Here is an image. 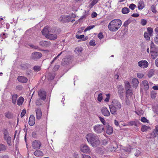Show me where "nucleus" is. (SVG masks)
<instances>
[{
    "instance_id": "f257e3e1",
    "label": "nucleus",
    "mask_w": 158,
    "mask_h": 158,
    "mask_svg": "<svg viewBox=\"0 0 158 158\" xmlns=\"http://www.w3.org/2000/svg\"><path fill=\"white\" fill-rule=\"evenodd\" d=\"M86 139L88 143L94 147H96L100 144L99 137L96 134L89 133L86 136Z\"/></svg>"
},
{
    "instance_id": "f03ea898",
    "label": "nucleus",
    "mask_w": 158,
    "mask_h": 158,
    "mask_svg": "<svg viewBox=\"0 0 158 158\" xmlns=\"http://www.w3.org/2000/svg\"><path fill=\"white\" fill-rule=\"evenodd\" d=\"M122 22L120 20L114 19L109 23L108 28L112 31H116L120 28Z\"/></svg>"
},
{
    "instance_id": "7ed1b4c3",
    "label": "nucleus",
    "mask_w": 158,
    "mask_h": 158,
    "mask_svg": "<svg viewBox=\"0 0 158 158\" xmlns=\"http://www.w3.org/2000/svg\"><path fill=\"white\" fill-rule=\"evenodd\" d=\"M3 139L6 141L9 146H11V138L9 135V132L7 130L4 129L3 130Z\"/></svg>"
},
{
    "instance_id": "20e7f679",
    "label": "nucleus",
    "mask_w": 158,
    "mask_h": 158,
    "mask_svg": "<svg viewBox=\"0 0 158 158\" xmlns=\"http://www.w3.org/2000/svg\"><path fill=\"white\" fill-rule=\"evenodd\" d=\"M151 55L153 59H155L158 56V48L152 42L151 44Z\"/></svg>"
},
{
    "instance_id": "39448f33",
    "label": "nucleus",
    "mask_w": 158,
    "mask_h": 158,
    "mask_svg": "<svg viewBox=\"0 0 158 158\" xmlns=\"http://www.w3.org/2000/svg\"><path fill=\"white\" fill-rule=\"evenodd\" d=\"M94 132L97 134L101 133L104 130V125H96L93 127Z\"/></svg>"
},
{
    "instance_id": "423d86ee",
    "label": "nucleus",
    "mask_w": 158,
    "mask_h": 158,
    "mask_svg": "<svg viewBox=\"0 0 158 158\" xmlns=\"http://www.w3.org/2000/svg\"><path fill=\"white\" fill-rule=\"evenodd\" d=\"M80 150L81 152L85 153H89L91 152L90 148L86 144H82L81 146Z\"/></svg>"
},
{
    "instance_id": "0eeeda50",
    "label": "nucleus",
    "mask_w": 158,
    "mask_h": 158,
    "mask_svg": "<svg viewBox=\"0 0 158 158\" xmlns=\"http://www.w3.org/2000/svg\"><path fill=\"white\" fill-rule=\"evenodd\" d=\"M42 56V53L39 52H34L31 56V58L34 60H36L40 59Z\"/></svg>"
},
{
    "instance_id": "6e6552de",
    "label": "nucleus",
    "mask_w": 158,
    "mask_h": 158,
    "mask_svg": "<svg viewBox=\"0 0 158 158\" xmlns=\"http://www.w3.org/2000/svg\"><path fill=\"white\" fill-rule=\"evenodd\" d=\"M54 33H55V31L54 29H52L51 31V32L47 35L46 37L51 40L56 39L57 38V35L56 34H53Z\"/></svg>"
},
{
    "instance_id": "1a4fd4ad",
    "label": "nucleus",
    "mask_w": 158,
    "mask_h": 158,
    "mask_svg": "<svg viewBox=\"0 0 158 158\" xmlns=\"http://www.w3.org/2000/svg\"><path fill=\"white\" fill-rule=\"evenodd\" d=\"M111 105L117 110L120 109L122 107L121 103L118 101L117 100H113L112 102V104Z\"/></svg>"
},
{
    "instance_id": "9d476101",
    "label": "nucleus",
    "mask_w": 158,
    "mask_h": 158,
    "mask_svg": "<svg viewBox=\"0 0 158 158\" xmlns=\"http://www.w3.org/2000/svg\"><path fill=\"white\" fill-rule=\"evenodd\" d=\"M72 17L66 15H63L60 18V20L63 22H70Z\"/></svg>"
},
{
    "instance_id": "9b49d317",
    "label": "nucleus",
    "mask_w": 158,
    "mask_h": 158,
    "mask_svg": "<svg viewBox=\"0 0 158 158\" xmlns=\"http://www.w3.org/2000/svg\"><path fill=\"white\" fill-rule=\"evenodd\" d=\"M46 92L43 89H40L38 92L39 96L43 100H44L46 99Z\"/></svg>"
},
{
    "instance_id": "f8f14e48",
    "label": "nucleus",
    "mask_w": 158,
    "mask_h": 158,
    "mask_svg": "<svg viewBox=\"0 0 158 158\" xmlns=\"http://www.w3.org/2000/svg\"><path fill=\"white\" fill-rule=\"evenodd\" d=\"M119 97L121 99H123L124 88L122 85H119L117 87Z\"/></svg>"
},
{
    "instance_id": "ddd939ff",
    "label": "nucleus",
    "mask_w": 158,
    "mask_h": 158,
    "mask_svg": "<svg viewBox=\"0 0 158 158\" xmlns=\"http://www.w3.org/2000/svg\"><path fill=\"white\" fill-rule=\"evenodd\" d=\"M32 145L33 149H39L41 147V144L40 141L35 140L32 142Z\"/></svg>"
},
{
    "instance_id": "4468645a",
    "label": "nucleus",
    "mask_w": 158,
    "mask_h": 158,
    "mask_svg": "<svg viewBox=\"0 0 158 158\" xmlns=\"http://www.w3.org/2000/svg\"><path fill=\"white\" fill-rule=\"evenodd\" d=\"M52 29L49 27H45L43 29L42 31V34L44 35H45L46 36L47 35L49 34V33L51 32V31Z\"/></svg>"
},
{
    "instance_id": "2eb2a0df",
    "label": "nucleus",
    "mask_w": 158,
    "mask_h": 158,
    "mask_svg": "<svg viewBox=\"0 0 158 158\" xmlns=\"http://www.w3.org/2000/svg\"><path fill=\"white\" fill-rule=\"evenodd\" d=\"M157 136H158V135L153 130L152 132L147 135V138L149 139L154 138Z\"/></svg>"
},
{
    "instance_id": "dca6fc26",
    "label": "nucleus",
    "mask_w": 158,
    "mask_h": 158,
    "mask_svg": "<svg viewBox=\"0 0 158 158\" xmlns=\"http://www.w3.org/2000/svg\"><path fill=\"white\" fill-rule=\"evenodd\" d=\"M102 114L105 116L108 117L110 116V113L107 108L105 107L102 108L101 110Z\"/></svg>"
},
{
    "instance_id": "f3484780",
    "label": "nucleus",
    "mask_w": 158,
    "mask_h": 158,
    "mask_svg": "<svg viewBox=\"0 0 158 158\" xmlns=\"http://www.w3.org/2000/svg\"><path fill=\"white\" fill-rule=\"evenodd\" d=\"M71 59L70 57H66L62 61L63 65H68L71 62Z\"/></svg>"
},
{
    "instance_id": "a211bd4d",
    "label": "nucleus",
    "mask_w": 158,
    "mask_h": 158,
    "mask_svg": "<svg viewBox=\"0 0 158 158\" xmlns=\"http://www.w3.org/2000/svg\"><path fill=\"white\" fill-rule=\"evenodd\" d=\"M105 126L106 128V133L108 134H110L113 133V129L112 127L110 126L109 124L106 123Z\"/></svg>"
},
{
    "instance_id": "6ab92c4d",
    "label": "nucleus",
    "mask_w": 158,
    "mask_h": 158,
    "mask_svg": "<svg viewBox=\"0 0 158 158\" xmlns=\"http://www.w3.org/2000/svg\"><path fill=\"white\" fill-rule=\"evenodd\" d=\"M39 44L43 47H48L50 46L51 43L48 41H42L40 42Z\"/></svg>"
},
{
    "instance_id": "aec40b11",
    "label": "nucleus",
    "mask_w": 158,
    "mask_h": 158,
    "mask_svg": "<svg viewBox=\"0 0 158 158\" xmlns=\"http://www.w3.org/2000/svg\"><path fill=\"white\" fill-rule=\"evenodd\" d=\"M138 65L140 67L147 68L148 65V63L146 60L140 61L138 63Z\"/></svg>"
},
{
    "instance_id": "412c9836",
    "label": "nucleus",
    "mask_w": 158,
    "mask_h": 158,
    "mask_svg": "<svg viewBox=\"0 0 158 158\" xmlns=\"http://www.w3.org/2000/svg\"><path fill=\"white\" fill-rule=\"evenodd\" d=\"M36 119L38 120L40 119L42 115V111L41 109L40 108H38L35 110Z\"/></svg>"
},
{
    "instance_id": "4be33fe9",
    "label": "nucleus",
    "mask_w": 158,
    "mask_h": 158,
    "mask_svg": "<svg viewBox=\"0 0 158 158\" xmlns=\"http://www.w3.org/2000/svg\"><path fill=\"white\" fill-rule=\"evenodd\" d=\"M17 79L18 81L22 83H26L28 80L27 78L24 76H19L18 77Z\"/></svg>"
},
{
    "instance_id": "5701e85b",
    "label": "nucleus",
    "mask_w": 158,
    "mask_h": 158,
    "mask_svg": "<svg viewBox=\"0 0 158 158\" xmlns=\"http://www.w3.org/2000/svg\"><path fill=\"white\" fill-rule=\"evenodd\" d=\"M35 118L33 115H31L29 120V124L30 125L32 126H33L35 123Z\"/></svg>"
},
{
    "instance_id": "b1692460",
    "label": "nucleus",
    "mask_w": 158,
    "mask_h": 158,
    "mask_svg": "<svg viewBox=\"0 0 158 158\" xmlns=\"http://www.w3.org/2000/svg\"><path fill=\"white\" fill-rule=\"evenodd\" d=\"M142 85L143 86L144 89L145 90H148L149 88L148 82L146 80H144L142 82Z\"/></svg>"
},
{
    "instance_id": "393cba45",
    "label": "nucleus",
    "mask_w": 158,
    "mask_h": 158,
    "mask_svg": "<svg viewBox=\"0 0 158 158\" xmlns=\"http://www.w3.org/2000/svg\"><path fill=\"white\" fill-rule=\"evenodd\" d=\"M34 155L37 157L42 156H44V153L40 150H36L34 152Z\"/></svg>"
},
{
    "instance_id": "a878e982",
    "label": "nucleus",
    "mask_w": 158,
    "mask_h": 158,
    "mask_svg": "<svg viewBox=\"0 0 158 158\" xmlns=\"http://www.w3.org/2000/svg\"><path fill=\"white\" fill-rule=\"evenodd\" d=\"M110 109V111L111 113L113 114H117V109L115 108L114 107L110 105L109 106Z\"/></svg>"
},
{
    "instance_id": "bb28decb",
    "label": "nucleus",
    "mask_w": 158,
    "mask_h": 158,
    "mask_svg": "<svg viewBox=\"0 0 158 158\" xmlns=\"http://www.w3.org/2000/svg\"><path fill=\"white\" fill-rule=\"evenodd\" d=\"M139 83V81L138 79L136 78H134L132 81V83L134 87L136 88L138 86Z\"/></svg>"
},
{
    "instance_id": "cd10ccee",
    "label": "nucleus",
    "mask_w": 158,
    "mask_h": 158,
    "mask_svg": "<svg viewBox=\"0 0 158 158\" xmlns=\"http://www.w3.org/2000/svg\"><path fill=\"white\" fill-rule=\"evenodd\" d=\"M155 70L153 69H151L148 71V76L149 78H151L155 74Z\"/></svg>"
},
{
    "instance_id": "c85d7f7f",
    "label": "nucleus",
    "mask_w": 158,
    "mask_h": 158,
    "mask_svg": "<svg viewBox=\"0 0 158 158\" xmlns=\"http://www.w3.org/2000/svg\"><path fill=\"white\" fill-rule=\"evenodd\" d=\"M83 50L82 48L81 47H78L76 48L75 50V52L78 55H80Z\"/></svg>"
},
{
    "instance_id": "c756f323",
    "label": "nucleus",
    "mask_w": 158,
    "mask_h": 158,
    "mask_svg": "<svg viewBox=\"0 0 158 158\" xmlns=\"http://www.w3.org/2000/svg\"><path fill=\"white\" fill-rule=\"evenodd\" d=\"M24 98L22 97H20L17 101V104L18 105L20 106L22 105L23 101Z\"/></svg>"
},
{
    "instance_id": "7c9ffc66",
    "label": "nucleus",
    "mask_w": 158,
    "mask_h": 158,
    "mask_svg": "<svg viewBox=\"0 0 158 158\" xmlns=\"http://www.w3.org/2000/svg\"><path fill=\"white\" fill-rule=\"evenodd\" d=\"M144 4L143 1H140L138 4V7L139 10H141L144 7Z\"/></svg>"
},
{
    "instance_id": "2f4dec72",
    "label": "nucleus",
    "mask_w": 158,
    "mask_h": 158,
    "mask_svg": "<svg viewBox=\"0 0 158 158\" xmlns=\"http://www.w3.org/2000/svg\"><path fill=\"white\" fill-rule=\"evenodd\" d=\"M7 147L4 144L2 143L0 144V152H4L6 150Z\"/></svg>"
},
{
    "instance_id": "473e14b6",
    "label": "nucleus",
    "mask_w": 158,
    "mask_h": 158,
    "mask_svg": "<svg viewBox=\"0 0 158 158\" xmlns=\"http://www.w3.org/2000/svg\"><path fill=\"white\" fill-rule=\"evenodd\" d=\"M122 12L123 14H127L130 12L129 9L127 7H124L122 9Z\"/></svg>"
},
{
    "instance_id": "72a5a7b5",
    "label": "nucleus",
    "mask_w": 158,
    "mask_h": 158,
    "mask_svg": "<svg viewBox=\"0 0 158 158\" xmlns=\"http://www.w3.org/2000/svg\"><path fill=\"white\" fill-rule=\"evenodd\" d=\"M18 97V96L16 94H14L12 96V102L14 104L16 103Z\"/></svg>"
},
{
    "instance_id": "f704fd0d",
    "label": "nucleus",
    "mask_w": 158,
    "mask_h": 158,
    "mask_svg": "<svg viewBox=\"0 0 158 158\" xmlns=\"http://www.w3.org/2000/svg\"><path fill=\"white\" fill-rule=\"evenodd\" d=\"M126 97H127L128 96H131L132 94V91L131 89H128L126 90Z\"/></svg>"
},
{
    "instance_id": "c9c22d12",
    "label": "nucleus",
    "mask_w": 158,
    "mask_h": 158,
    "mask_svg": "<svg viewBox=\"0 0 158 158\" xmlns=\"http://www.w3.org/2000/svg\"><path fill=\"white\" fill-rule=\"evenodd\" d=\"M98 0H93L89 4V7L90 8H92L93 6H94L98 2Z\"/></svg>"
},
{
    "instance_id": "e433bc0d",
    "label": "nucleus",
    "mask_w": 158,
    "mask_h": 158,
    "mask_svg": "<svg viewBox=\"0 0 158 158\" xmlns=\"http://www.w3.org/2000/svg\"><path fill=\"white\" fill-rule=\"evenodd\" d=\"M149 128V127L145 125L142 126L141 129L142 132H144L147 131Z\"/></svg>"
},
{
    "instance_id": "4c0bfd02",
    "label": "nucleus",
    "mask_w": 158,
    "mask_h": 158,
    "mask_svg": "<svg viewBox=\"0 0 158 158\" xmlns=\"http://www.w3.org/2000/svg\"><path fill=\"white\" fill-rule=\"evenodd\" d=\"M55 77V74L53 73H50L49 74L48 78L49 80H52Z\"/></svg>"
},
{
    "instance_id": "58836bf2",
    "label": "nucleus",
    "mask_w": 158,
    "mask_h": 158,
    "mask_svg": "<svg viewBox=\"0 0 158 158\" xmlns=\"http://www.w3.org/2000/svg\"><path fill=\"white\" fill-rule=\"evenodd\" d=\"M41 68L39 66H35L33 67V69L35 72H38L40 71Z\"/></svg>"
},
{
    "instance_id": "ea45409f",
    "label": "nucleus",
    "mask_w": 158,
    "mask_h": 158,
    "mask_svg": "<svg viewBox=\"0 0 158 158\" xmlns=\"http://www.w3.org/2000/svg\"><path fill=\"white\" fill-rule=\"evenodd\" d=\"M125 89L126 90L131 89V85L130 83L128 81L125 83Z\"/></svg>"
},
{
    "instance_id": "a19ab883",
    "label": "nucleus",
    "mask_w": 158,
    "mask_h": 158,
    "mask_svg": "<svg viewBox=\"0 0 158 158\" xmlns=\"http://www.w3.org/2000/svg\"><path fill=\"white\" fill-rule=\"evenodd\" d=\"M29 64L27 63H26L25 64H22L21 65V67L22 68H23V69H27L29 67Z\"/></svg>"
},
{
    "instance_id": "79ce46f5",
    "label": "nucleus",
    "mask_w": 158,
    "mask_h": 158,
    "mask_svg": "<svg viewBox=\"0 0 158 158\" xmlns=\"http://www.w3.org/2000/svg\"><path fill=\"white\" fill-rule=\"evenodd\" d=\"M147 31L150 36H151L153 32V29L152 28L148 27L147 28Z\"/></svg>"
},
{
    "instance_id": "37998d69",
    "label": "nucleus",
    "mask_w": 158,
    "mask_h": 158,
    "mask_svg": "<svg viewBox=\"0 0 158 158\" xmlns=\"http://www.w3.org/2000/svg\"><path fill=\"white\" fill-rule=\"evenodd\" d=\"M144 36L147 40L148 41L150 40V38L147 32H144Z\"/></svg>"
},
{
    "instance_id": "c03bdc74",
    "label": "nucleus",
    "mask_w": 158,
    "mask_h": 158,
    "mask_svg": "<svg viewBox=\"0 0 158 158\" xmlns=\"http://www.w3.org/2000/svg\"><path fill=\"white\" fill-rule=\"evenodd\" d=\"M147 21L146 20L142 19L141 20L140 24L143 26H144L146 24Z\"/></svg>"
},
{
    "instance_id": "a18cd8bd",
    "label": "nucleus",
    "mask_w": 158,
    "mask_h": 158,
    "mask_svg": "<svg viewBox=\"0 0 158 158\" xmlns=\"http://www.w3.org/2000/svg\"><path fill=\"white\" fill-rule=\"evenodd\" d=\"M95 27L94 25H90L88 27H86L85 30L84 31H89L91 30V29L93 28L94 27Z\"/></svg>"
},
{
    "instance_id": "49530a36",
    "label": "nucleus",
    "mask_w": 158,
    "mask_h": 158,
    "mask_svg": "<svg viewBox=\"0 0 158 158\" xmlns=\"http://www.w3.org/2000/svg\"><path fill=\"white\" fill-rule=\"evenodd\" d=\"M6 116L7 118H11L13 117V116L11 114V113L10 112H8L7 113H6Z\"/></svg>"
},
{
    "instance_id": "de8ad7c7",
    "label": "nucleus",
    "mask_w": 158,
    "mask_h": 158,
    "mask_svg": "<svg viewBox=\"0 0 158 158\" xmlns=\"http://www.w3.org/2000/svg\"><path fill=\"white\" fill-rule=\"evenodd\" d=\"M102 94L101 93L99 94L97 100L99 102H101L102 99Z\"/></svg>"
},
{
    "instance_id": "09e8293b",
    "label": "nucleus",
    "mask_w": 158,
    "mask_h": 158,
    "mask_svg": "<svg viewBox=\"0 0 158 158\" xmlns=\"http://www.w3.org/2000/svg\"><path fill=\"white\" fill-rule=\"evenodd\" d=\"M140 121L143 123H148V120L145 117H142L140 119Z\"/></svg>"
},
{
    "instance_id": "8fccbe9b",
    "label": "nucleus",
    "mask_w": 158,
    "mask_h": 158,
    "mask_svg": "<svg viewBox=\"0 0 158 158\" xmlns=\"http://www.w3.org/2000/svg\"><path fill=\"white\" fill-rule=\"evenodd\" d=\"M99 118L100 121L103 124V125H104V126L106 125H105L106 123H107L106 122L105 120L103 118H102L101 117H99Z\"/></svg>"
},
{
    "instance_id": "3c124183",
    "label": "nucleus",
    "mask_w": 158,
    "mask_h": 158,
    "mask_svg": "<svg viewBox=\"0 0 158 158\" xmlns=\"http://www.w3.org/2000/svg\"><path fill=\"white\" fill-rule=\"evenodd\" d=\"M7 34L5 33H2L0 35V37L2 39H5L7 37Z\"/></svg>"
},
{
    "instance_id": "603ef678",
    "label": "nucleus",
    "mask_w": 158,
    "mask_h": 158,
    "mask_svg": "<svg viewBox=\"0 0 158 158\" xmlns=\"http://www.w3.org/2000/svg\"><path fill=\"white\" fill-rule=\"evenodd\" d=\"M136 7V5L133 3H132L129 6V8L131 10H133Z\"/></svg>"
},
{
    "instance_id": "864d4df0",
    "label": "nucleus",
    "mask_w": 158,
    "mask_h": 158,
    "mask_svg": "<svg viewBox=\"0 0 158 158\" xmlns=\"http://www.w3.org/2000/svg\"><path fill=\"white\" fill-rule=\"evenodd\" d=\"M26 110L25 109H23L22 111L21 114V117H23L25 115L26 113Z\"/></svg>"
},
{
    "instance_id": "5fc2aeb1",
    "label": "nucleus",
    "mask_w": 158,
    "mask_h": 158,
    "mask_svg": "<svg viewBox=\"0 0 158 158\" xmlns=\"http://www.w3.org/2000/svg\"><path fill=\"white\" fill-rule=\"evenodd\" d=\"M129 124L131 126H132L133 125H135L136 126L137 125V124L135 121H131L129 123Z\"/></svg>"
},
{
    "instance_id": "6e6d98bb",
    "label": "nucleus",
    "mask_w": 158,
    "mask_h": 158,
    "mask_svg": "<svg viewBox=\"0 0 158 158\" xmlns=\"http://www.w3.org/2000/svg\"><path fill=\"white\" fill-rule=\"evenodd\" d=\"M130 23V21L129 20H127L125 22L123 26L126 27H127Z\"/></svg>"
},
{
    "instance_id": "4d7b16f0",
    "label": "nucleus",
    "mask_w": 158,
    "mask_h": 158,
    "mask_svg": "<svg viewBox=\"0 0 158 158\" xmlns=\"http://www.w3.org/2000/svg\"><path fill=\"white\" fill-rule=\"evenodd\" d=\"M89 44L91 46H94L95 45V40H91L89 42Z\"/></svg>"
},
{
    "instance_id": "13d9d810",
    "label": "nucleus",
    "mask_w": 158,
    "mask_h": 158,
    "mask_svg": "<svg viewBox=\"0 0 158 158\" xmlns=\"http://www.w3.org/2000/svg\"><path fill=\"white\" fill-rule=\"evenodd\" d=\"M106 98H105V102H108L109 101V100L110 99V94H106Z\"/></svg>"
},
{
    "instance_id": "bf43d9fd",
    "label": "nucleus",
    "mask_w": 158,
    "mask_h": 158,
    "mask_svg": "<svg viewBox=\"0 0 158 158\" xmlns=\"http://www.w3.org/2000/svg\"><path fill=\"white\" fill-rule=\"evenodd\" d=\"M76 37L77 39H80L84 38V35H76Z\"/></svg>"
},
{
    "instance_id": "052dcab7",
    "label": "nucleus",
    "mask_w": 158,
    "mask_h": 158,
    "mask_svg": "<svg viewBox=\"0 0 158 158\" xmlns=\"http://www.w3.org/2000/svg\"><path fill=\"white\" fill-rule=\"evenodd\" d=\"M152 8V12L154 13H156V8L154 6H151Z\"/></svg>"
},
{
    "instance_id": "680f3d73",
    "label": "nucleus",
    "mask_w": 158,
    "mask_h": 158,
    "mask_svg": "<svg viewBox=\"0 0 158 158\" xmlns=\"http://www.w3.org/2000/svg\"><path fill=\"white\" fill-rule=\"evenodd\" d=\"M98 37L100 39H102L103 37L102 33V32L99 33L98 35Z\"/></svg>"
},
{
    "instance_id": "e2e57ef3",
    "label": "nucleus",
    "mask_w": 158,
    "mask_h": 158,
    "mask_svg": "<svg viewBox=\"0 0 158 158\" xmlns=\"http://www.w3.org/2000/svg\"><path fill=\"white\" fill-rule=\"evenodd\" d=\"M37 134L36 132H33L32 133V136L34 138H35L37 137Z\"/></svg>"
},
{
    "instance_id": "0e129e2a",
    "label": "nucleus",
    "mask_w": 158,
    "mask_h": 158,
    "mask_svg": "<svg viewBox=\"0 0 158 158\" xmlns=\"http://www.w3.org/2000/svg\"><path fill=\"white\" fill-rule=\"evenodd\" d=\"M140 154V151L139 150H137L136 152L135 153V155L136 157H138L139 156Z\"/></svg>"
},
{
    "instance_id": "69168bd1",
    "label": "nucleus",
    "mask_w": 158,
    "mask_h": 158,
    "mask_svg": "<svg viewBox=\"0 0 158 158\" xmlns=\"http://www.w3.org/2000/svg\"><path fill=\"white\" fill-rule=\"evenodd\" d=\"M82 158H91L90 156L85 154L82 155Z\"/></svg>"
},
{
    "instance_id": "338daca9",
    "label": "nucleus",
    "mask_w": 158,
    "mask_h": 158,
    "mask_svg": "<svg viewBox=\"0 0 158 158\" xmlns=\"http://www.w3.org/2000/svg\"><path fill=\"white\" fill-rule=\"evenodd\" d=\"M1 158H10V156L8 155H4L1 156Z\"/></svg>"
},
{
    "instance_id": "774afa93",
    "label": "nucleus",
    "mask_w": 158,
    "mask_h": 158,
    "mask_svg": "<svg viewBox=\"0 0 158 158\" xmlns=\"http://www.w3.org/2000/svg\"><path fill=\"white\" fill-rule=\"evenodd\" d=\"M155 42L158 44V35H157V36H156L154 39Z\"/></svg>"
}]
</instances>
